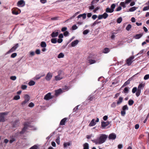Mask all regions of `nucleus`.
<instances>
[{"mask_svg": "<svg viewBox=\"0 0 149 149\" xmlns=\"http://www.w3.org/2000/svg\"><path fill=\"white\" fill-rule=\"evenodd\" d=\"M128 109V108L127 105L123 106L122 108L123 110L125 111V110H127Z\"/></svg>", "mask_w": 149, "mask_h": 149, "instance_id": "nucleus-35", "label": "nucleus"}, {"mask_svg": "<svg viewBox=\"0 0 149 149\" xmlns=\"http://www.w3.org/2000/svg\"><path fill=\"white\" fill-rule=\"evenodd\" d=\"M51 41L52 43H56L57 42V40L56 38H52L51 40Z\"/></svg>", "mask_w": 149, "mask_h": 149, "instance_id": "nucleus-39", "label": "nucleus"}, {"mask_svg": "<svg viewBox=\"0 0 149 149\" xmlns=\"http://www.w3.org/2000/svg\"><path fill=\"white\" fill-rule=\"evenodd\" d=\"M34 105L33 103L32 102L30 103L29 104V107H34Z\"/></svg>", "mask_w": 149, "mask_h": 149, "instance_id": "nucleus-55", "label": "nucleus"}, {"mask_svg": "<svg viewBox=\"0 0 149 149\" xmlns=\"http://www.w3.org/2000/svg\"><path fill=\"white\" fill-rule=\"evenodd\" d=\"M40 46L41 47L45 48L47 46V45L45 42L42 41L41 42Z\"/></svg>", "mask_w": 149, "mask_h": 149, "instance_id": "nucleus-27", "label": "nucleus"}, {"mask_svg": "<svg viewBox=\"0 0 149 149\" xmlns=\"http://www.w3.org/2000/svg\"><path fill=\"white\" fill-rule=\"evenodd\" d=\"M55 79L56 81L60 80L63 79L62 77H61L60 76H59V75H57V76H55Z\"/></svg>", "mask_w": 149, "mask_h": 149, "instance_id": "nucleus-29", "label": "nucleus"}, {"mask_svg": "<svg viewBox=\"0 0 149 149\" xmlns=\"http://www.w3.org/2000/svg\"><path fill=\"white\" fill-rule=\"evenodd\" d=\"M67 118H64L62 119L61 121L60 125H64L65 124V123L66 120Z\"/></svg>", "mask_w": 149, "mask_h": 149, "instance_id": "nucleus-18", "label": "nucleus"}, {"mask_svg": "<svg viewBox=\"0 0 149 149\" xmlns=\"http://www.w3.org/2000/svg\"><path fill=\"white\" fill-rule=\"evenodd\" d=\"M36 53L37 54H39L40 53V49H37L36 50Z\"/></svg>", "mask_w": 149, "mask_h": 149, "instance_id": "nucleus-63", "label": "nucleus"}, {"mask_svg": "<svg viewBox=\"0 0 149 149\" xmlns=\"http://www.w3.org/2000/svg\"><path fill=\"white\" fill-rule=\"evenodd\" d=\"M123 100V98L122 97H120L117 102V105L120 104L122 102Z\"/></svg>", "mask_w": 149, "mask_h": 149, "instance_id": "nucleus-22", "label": "nucleus"}, {"mask_svg": "<svg viewBox=\"0 0 149 149\" xmlns=\"http://www.w3.org/2000/svg\"><path fill=\"white\" fill-rule=\"evenodd\" d=\"M141 93V91L137 90V91H136V96L138 97L139 96Z\"/></svg>", "mask_w": 149, "mask_h": 149, "instance_id": "nucleus-42", "label": "nucleus"}, {"mask_svg": "<svg viewBox=\"0 0 149 149\" xmlns=\"http://www.w3.org/2000/svg\"><path fill=\"white\" fill-rule=\"evenodd\" d=\"M93 99V97L91 95H90V96H89L87 98V100H89L90 101L92 100Z\"/></svg>", "mask_w": 149, "mask_h": 149, "instance_id": "nucleus-57", "label": "nucleus"}, {"mask_svg": "<svg viewBox=\"0 0 149 149\" xmlns=\"http://www.w3.org/2000/svg\"><path fill=\"white\" fill-rule=\"evenodd\" d=\"M116 138V134L114 133H112L110 134L108 138L109 139L114 140Z\"/></svg>", "mask_w": 149, "mask_h": 149, "instance_id": "nucleus-9", "label": "nucleus"}, {"mask_svg": "<svg viewBox=\"0 0 149 149\" xmlns=\"http://www.w3.org/2000/svg\"><path fill=\"white\" fill-rule=\"evenodd\" d=\"M137 90V88L136 87H134L132 89V93H134Z\"/></svg>", "mask_w": 149, "mask_h": 149, "instance_id": "nucleus-46", "label": "nucleus"}, {"mask_svg": "<svg viewBox=\"0 0 149 149\" xmlns=\"http://www.w3.org/2000/svg\"><path fill=\"white\" fill-rule=\"evenodd\" d=\"M129 90L128 88L127 87H125V88L124 90V92L125 93H127L128 92Z\"/></svg>", "mask_w": 149, "mask_h": 149, "instance_id": "nucleus-53", "label": "nucleus"}, {"mask_svg": "<svg viewBox=\"0 0 149 149\" xmlns=\"http://www.w3.org/2000/svg\"><path fill=\"white\" fill-rule=\"evenodd\" d=\"M9 112H2L0 113V122H4L7 120V116Z\"/></svg>", "mask_w": 149, "mask_h": 149, "instance_id": "nucleus-2", "label": "nucleus"}, {"mask_svg": "<svg viewBox=\"0 0 149 149\" xmlns=\"http://www.w3.org/2000/svg\"><path fill=\"white\" fill-rule=\"evenodd\" d=\"M58 34L59 33L58 32H53L51 34V36L52 37V38L56 37L58 36Z\"/></svg>", "mask_w": 149, "mask_h": 149, "instance_id": "nucleus-17", "label": "nucleus"}, {"mask_svg": "<svg viewBox=\"0 0 149 149\" xmlns=\"http://www.w3.org/2000/svg\"><path fill=\"white\" fill-rule=\"evenodd\" d=\"M79 42V41L78 40H76L72 42L71 43L72 47H75L78 44Z\"/></svg>", "mask_w": 149, "mask_h": 149, "instance_id": "nucleus-16", "label": "nucleus"}, {"mask_svg": "<svg viewBox=\"0 0 149 149\" xmlns=\"http://www.w3.org/2000/svg\"><path fill=\"white\" fill-rule=\"evenodd\" d=\"M31 128V126L30 125V124L29 123L25 122L24 124V127L22 129V131L20 132V134H24L27 130L29 128Z\"/></svg>", "mask_w": 149, "mask_h": 149, "instance_id": "nucleus-3", "label": "nucleus"}, {"mask_svg": "<svg viewBox=\"0 0 149 149\" xmlns=\"http://www.w3.org/2000/svg\"><path fill=\"white\" fill-rule=\"evenodd\" d=\"M18 47V44H16L15 46L13 47L11 49H10V52L14 51Z\"/></svg>", "mask_w": 149, "mask_h": 149, "instance_id": "nucleus-14", "label": "nucleus"}, {"mask_svg": "<svg viewBox=\"0 0 149 149\" xmlns=\"http://www.w3.org/2000/svg\"><path fill=\"white\" fill-rule=\"evenodd\" d=\"M35 84V82L33 81H31L29 83V85L30 86L34 85Z\"/></svg>", "mask_w": 149, "mask_h": 149, "instance_id": "nucleus-34", "label": "nucleus"}, {"mask_svg": "<svg viewBox=\"0 0 149 149\" xmlns=\"http://www.w3.org/2000/svg\"><path fill=\"white\" fill-rule=\"evenodd\" d=\"M63 40L62 39L59 38L58 39V40L57 41V42L58 43H61V42H62L63 41Z\"/></svg>", "mask_w": 149, "mask_h": 149, "instance_id": "nucleus-61", "label": "nucleus"}, {"mask_svg": "<svg viewBox=\"0 0 149 149\" xmlns=\"http://www.w3.org/2000/svg\"><path fill=\"white\" fill-rule=\"evenodd\" d=\"M80 13V12H77L76 13H75L74 15L72 16L70 18V19H72L74 17L77 15L78 14Z\"/></svg>", "mask_w": 149, "mask_h": 149, "instance_id": "nucleus-38", "label": "nucleus"}, {"mask_svg": "<svg viewBox=\"0 0 149 149\" xmlns=\"http://www.w3.org/2000/svg\"><path fill=\"white\" fill-rule=\"evenodd\" d=\"M122 20V18L121 17H119L117 20V22L118 23H120Z\"/></svg>", "mask_w": 149, "mask_h": 149, "instance_id": "nucleus-40", "label": "nucleus"}, {"mask_svg": "<svg viewBox=\"0 0 149 149\" xmlns=\"http://www.w3.org/2000/svg\"><path fill=\"white\" fill-rule=\"evenodd\" d=\"M130 80L129 79L127 80L126 81L122 86V87H124L127 86V85L130 84Z\"/></svg>", "mask_w": 149, "mask_h": 149, "instance_id": "nucleus-31", "label": "nucleus"}, {"mask_svg": "<svg viewBox=\"0 0 149 149\" xmlns=\"http://www.w3.org/2000/svg\"><path fill=\"white\" fill-rule=\"evenodd\" d=\"M108 16V15L106 13H104L102 15H99L98 17V19H101L102 18L106 19Z\"/></svg>", "mask_w": 149, "mask_h": 149, "instance_id": "nucleus-5", "label": "nucleus"}, {"mask_svg": "<svg viewBox=\"0 0 149 149\" xmlns=\"http://www.w3.org/2000/svg\"><path fill=\"white\" fill-rule=\"evenodd\" d=\"M143 35L142 33L137 34L134 36V38L136 39H139Z\"/></svg>", "mask_w": 149, "mask_h": 149, "instance_id": "nucleus-21", "label": "nucleus"}, {"mask_svg": "<svg viewBox=\"0 0 149 149\" xmlns=\"http://www.w3.org/2000/svg\"><path fill=\"white\" fill-rule=\"evenodd\" d=\"M126 4L124 2H122L120 3V5L122 6L123 8H125L126 7Z\"/></svg>", "mask_w": 149, "mask_h": 149, "instance_id": "nucleus-33", "label": "nucleus"}, {"mask_svg": "<svg viewBox=\"0 0 149 149\" xmlns=\"http://www.w3.org/2000/svg\"><path fill=\"white\" fill-rule=\"evenodd\" d=\"M121 114L122 116H124L126 114L125 111L122 110L121 111Z\"/></svg>", "mask_w": 149, "mask_h": 149, "instance_id": "nucleus-59", "label": "nucleus"}, {"mask_svg": "<svg viewBox=\"0 0 149 149\" xmlns=\"http://www.w3.org/2000/svg\"><path fill=\"white\" fill-rule=\"evenodd\" d=\"M133 100H130L128 101V104L130 106L132 105L134 103Z\"/></svg>", "mask_w": 149, "mask_h": 149, "instance_id": "nucleus-36", "label": "nucleus"}, {"mask_svg": "<svg viewBox=\"0 0 149 149\" xmlns=\"http://www.w3.org/2000/svg\"><path fill=\"white\" fill-rule=\"evenodd\" d=\"M89 30L86 29L84 30L83 32V34L84 35H86L89 32Z\"/></svg>", "mask_w": 149, "mask_h": 149, "instance_id": "nucleus-45", "label": "nucleus"}, {"mask_svg": "<svg viewBox=\"0 0 149 149\" xmlns=\"http://www.w3.org/2000/svg\"><path fill=\"white\" fill-rule=\"evenodd\" d=\"M52 74L50 72H48L47 74L45 77L47 81H49L52 78Z\"/></svg>", "mask_w": 149, "mask_h": 149, "instance_id": "nucleus-8", "label": "nucleus"}, {"mask_svg": "<svg viewBox=\"0 0 149 149\" xmlns=\"http://www.w3.org/2000/svg\"><path fill=\"white\" fill-rule=\"evenodd\" d=\"M16 77L15 76H11L10 78L13 81L15 80L16 79Z\"/></svg>", "mask_w": 149, "mask_h": 149, "instance_id": "nucleus-54", "label": "nucleus"}, {"mask_svg": "<svg viewBox=\"0 0 149 149\" xmlns=\"http://www.w3.org/2000/svg\"><path fill=\"white\" fill-rule=\"evenodd\" d=\"M132 26L131 25L128 24L126 28V29L127 31H129L130 29L131 28Z\"/></svg>", "mask_w": 149, "mask_h": 149, "instance_id": "nucleus-47", "label": "nucleus"}, {"mask_svg": "<svg viewBox=\"0 0 149 149\" xmlns=\"http://www.w3.org/2000/svg\"><path fill=\"white\" fill-rule=\"evenodd\" d=\"M106 12L107 13H112L113 12L111 8H107L106 9Z\"/></svg>", "mask_w": 149, "mask_h": 149, "instance_id": "nucleus-24", "label": "nucleus"}, {"mask_svg": "<svg viewBox=\"0 0 149 149\" xmlns=\"http://www.w3.org/2000/svg\"><path fill=\"white\" fill-rule=\"evenodd\" d=\"M64 54L62 52L60 53L58 56L57 57L58 58H63L64 57Z\"/></svg>", "mask_w": 149, "mask_h": 149, "instance_id": "nucleus-25", "label": "nucleus"}, {"mask_svg": "<svg viewBox=\"0 0 149 149\" xmlns=\"http://www.w3.org/2000/svg\"><path fill=\"white\" fill-rule=\"evenodd\" d=\"M110 51L109 49L108 48H105L103 51V52L104 53H107Z\"/></svg>", "mask_w": 149, "mask_h": 149, "instance_id": "nucleus-26", "label": "nucleus"}, {"mask_svg": "<svg viewBox=\"0 0 149 149\" xmlns=\"http://www.w3.org/2000/svg\"><path fill=\"white\" fill-rule=\"evenodd\" d=\"M62 91L61 89H59L58 90H56L55 91V95H57L58 94L61 93Z\"/></svg>", "mask_w": 149, "mask_h": 149, "instance_id": "nucleus-32", "label": "nucleus"}, {"mask_svg": "<svg viewBox=\"0 0 149 149\" xmlns=\"http://www.w3.org/2000/svg\"><path fill=\"white\" fill-rule=\"evenodd\" d=\"M137 8V7H136L135 6L129 9V11L131 12H133Z\"/></svg>", "mask_w": 149, "mask_h": 149, "instance_id": "nucleus-23", "label": "nucleus"}, {"mask_svg": "<svg viewBox=\"0 0 149 149\" xmlns=\"http://www.w3.org/2000/svg\"><path fill=\"white\" fill-rule=\"evenodd\" d=\"M116 7V5L115 4L113 3L112 4L111 6V9L114 11V9Z\"/></svg>", "mask_w": 149, "mask_h": 149, "instance_id": "nucleus-44", "label": "nucleus"}, {"mask_svg": "<svg viewBox=\"0 0 149 149\" xmlns=\"http://www.w3.org/2000/svg\"><path fill=\"white\" fill-rule=\"evenodd\" d=\"M15 136H13L10 138V143H12L13 141H15Z\"/></svg>", "mask_w": 149, "mask_h": 149, "instance_id": "nucleus-30", "label": "nucleus"}, {"mask_svg": "<svg viewBox=\"0 0 149 149\" xmlns=\"http://www.w3.org/2000/svg\"><path fill=\"white\" fill-rule=\"evenodd\" d=\"M149 78V74H147L144 77V79L145 80L148 79Z\"/></svg>", "mask_w": 149, "mask_h": 149, "instance_id": "nucleus-50", "label": "nucleus"}, {"mask_svg": "<svg viewBox=\"0 0 149 149\" xmlns=\"http://www.w3.org/2000/svg\"><path fill=\"white\" fill-rule=\"evenodd\" d=\"M84 149H88L89 146L87 143H85L83 145Z\"/></svg>", "mask_w": 149, "mask_h": 149, "instance_id": "nucleus-28", "label": "nucleus"}, {"mask_svg": "<svg viewBox=\"0 0 149 149\" xmlns=\"http://www.w3.org/2000/svg\"><path fill=\"white\" fill-rule=\"evenodd\" d=\"M38 146L36 145H35L34 146L32 147L30 149H37Z\"/></svg>", "mask_w": 149, "mask_h": 149, "instance_id": "nucleus-58", "label": "nucleus"}, {"mask_svg": "<svg viewBox=\"0 0 149 149\" xmlns=\"http://www.w3.org/2000/svg\"><path fill=\"white\" fill-rule=\"evenodd\" d=\"M82 17L84 19H85L86 17V14L85 13H84L82 14H80L77 17L78 18H79L81 17Z\"/></svg>", "mask_w": 149, "mask_h": 149, "instance_id": "nucleus-19", "label": "nucleus"}, {"mask_svg": "<svg viewBox=\"0 0 149 149\" xmlns=\"http://www.w3.org/2000/svg\"><path fill=\"white\" fill-rule=\"evenodd\" d=\"M96 124V123L94 119H93L89 124V126H93L95 125Z\"/></svg>", "mask_w": 149, "mask_h": 149, "instance_id": "nucleus-20", "label": "nucleus"}, {"mask_svg": "<svg viewBox=\"0 0 149 149\" xmlns=\"http://www.w3.org/2000/svg\"><path fill=\"white\" fill-rule=\"evenodd\" d=\"M12 13L13 14L17 15L18 14V12L14 10V9L12 10Z\"/></svg>", "mask_w": 149, "mask_h": 149, "instance_id": "nucleus-49", "label": "nucleus"}, {"mask_svg": "<svg viewBox=\"0 0 149 149\" xmlns=\"http://www.w3.org/2000/svg\"><path fill=\"white\" fill-rule=\"evenodd\" d=\"M20 97L19 95H16L13 98V99L15 100H17L19 99H20Z\"/></svg>", "mask_w": 149, "mask_h": 149, "instance_id": "nucleus-41", "label": "nucleus"}, {"mask_svg": "<svg viewBox=\"0 0 149 149\" xmlns=\"http://www.w3.org/2000/svg\"><path fill=\"white\" fill-rule=\"evenodd\" d=\"M111 107H114L116 106V103L115 102H113L111 104Z\"/></svg>", "mask_w": 149, "mask_h": 149, "instance_id": "nucleus-64", "label": "nucleus"}, {"mask_svg": "<svg viewBox=\"0 0 149 149\" xmlns=\"http://www.w3.org/2000/svg\"><path fill=\"white\" fill-rule=\"evenodd\" d=\"M70 145V143L69 142L65 143L63 144V146L64 148H66L67 146Z\"/></svg>", "mask_w": 149, "mask_h": 149, "instance_id": "nucleus-37", "label": "nucleus"}, {"mask_svg": "<svg viewBox=\"0 0 149 149\" xmlns=\"http://www.w3.org/2000/svg\"><path fill=\"white\" fill-rule=\"evenodd\" d=\"M110 124L109 122H102L101 123V126L102 127L104 128Z\"/></svg>", "mask_w": 149, "mask_h": 149, "instance_id": "nucleus-13", "label": "nucleus"}, {"mask_svg": "<svg viewBox=\"0 0 149 149\" xmlns=\"http://www.w3.org/2000/svg\"><path fill=\"white\" fill-rule=\"evenodd\" d=\"M27 87V86L26 85H22L21 86V88L23 90H24Z\"/></svg>", "mask_w": 149, "mask_h": 149, "instance_id": "nucleus-56", "label": "nucleus"}, {"mask_svg": "<svg viewBox=\"0 0 149 149\" xmlns=\"http://www.w3.org/2000/svg\"><path fill=\"white\" fill-rule=\"evenodd\" d=\"M122 9V8L121 6H120L118 7L116 9V11H118Z\"/></svg>", "mask_w": 149, "mask_h": 149, "instance_id": "nucleus-62", "label": "nucleus"}, {"mask_svg": "<svg viewBox=\"0 0 149 149\" xmlns=\"http://www.w3.org/2000/svg\"><path fill=\"white\" fill-rule=\"evenodd\" d=\"M134 58V57L133 56H131L127 60L126 63L128 66L131 65L132 62V60Z\"/></svg>", "mask_w": 149, "mask_h": 149, "instance_id": "nucleus-6", "label": "nucleus"}, {"mask_svg": "<svg viewBox=\"0 0 149 149\" xmlns=\"http://www.w3.org/2000/svg\"><path fill=\"white\" fill-rule=\"evenodd\" d=\"M53 97L51 95V93H49L46 95L44 97V99L46 100H48L53 98Z\"/></svg>", "mask_w": 149, "mask_h": 149, "instance_id": "nucleus-7", "label": "nucleus"}, {"mask_svg": "<svg viewBox=\"0 0 149 149\" xmlns=\"http://www.w3.org/2000/svg\"><path fill=\"white\" fill-rule=\"evenodd\" d=\"M19 123V120H16L13 121L12 123L13 126L14 127H17Z\"/></svg>", "mask_w": 149, "mask_h": 149, "instance_id": "nucleus-11", "label": "nucleus"}, {"mask_svg": "<svg viewBox=\"0 0 149 149\" xmlns=\"http://www.w3.org/2000/svg\"><path fill=\"white\" fill-rule=\"evenodd\" d=\"M24 100L22 103V105L23 107L30 100V97L28 95H25L24 97Z\"/></svg>", "mask_w": 149, "mask_h": 149, "instance_id": "nucleus-4", "label": "nucleus"}, {"mask_svg": "<svg viewBox=\"0 0 149 149\" xmlns=\"http://www.w3.org/2000/svg\"><path fill=\"white\" fill-rule=\"evenodd\" d=\"M145 86V84L144 83H140L138 87L137 90L141 91V90L143 89L144 88V87Z\"/></svg>", "mask_w": 149, "mask_h": 149, "instance_id": "nucleus-12", "label": "nucleus"}, {"mask_svg": "<svg viewBox=\"0 0 149 149\" xmlns=\"http://www.w3.org/2000/svg\"><path fill=\"white\" fill-rule=\"evenodd\" d=\"M17 55V54L16 53H14L12 54L11 56V57L12 58H14L16 57Z\"/></svg>", "mask_w": 149, "mask_h": 149, "instance_id": "nucleus-48", "label": "nucleus"}, {"mask_svg": "<svg viewBox=\"0 0 149 149\" xmlns=\"http://www.w3.org/2000/svg\"><path fill=\"white\" fill-rule=\"evenodd\" d=\"M132 0H125V3L127 4H129Z\"/></svg>", "mask_w": 149, "mask_h": 149, "instance_id": "nucleus-60", "label": "nucleus"}, {"mask_svg": "<svg viewBox=\"0 0 149 149\" xmlns=\"http://www.w3.org/2000/svg\"><path fill=\"white\" fill-rule=\"evenodd\" d=\"M60 137L58 136L56 140V142L58 145H59L60 143Z\"/></svg>", "mask_w": 149, "mask_h": 149, "instance_id": "nucleus-43", "label": "nucleus"}, {"mask_svg": "<svg viewBox=\"0 0 149 149\" xmlns=\"http://www.w3.org/2000/svg\"><path fill=\"white\" fill-rule=\"evenodd\" d=\"M17 6L19 7H23L25 5V2L23 0H21L18 1Z\"/></svg>", "mask_w": 149, "mask_h": 149, "instance_id": "nucleus-10", "label": "nucleus"}, {"mask_svg": "<svg viewBox=\"0 0 149 149\" xmlns=\"http://www.w3.org/2000/svg\"><path fill=\"white\" fill-rule=\"evenodd\" d=\"M108 137V136L104 134H101L96 139L92 140V141L96 144H100L104 143Z\"/></svg>", "mask_w": 149, "mask_h": 149, "instance_id": "nucleus-1", "label": "nucleus"}, {"mask_svg": "<svg viewBox=\"0 0 149 149\" xmlns=\"http://www.w3.org/2000/svg\"><path fill=\"white\" fill-rule=\"evenodd\" d=\"M62 89L63 90L67 91L69 89V88L66 86H65L64 87H63Z\"/></svg>", "mask_w": 149, "mask_h": 149, "instance_id": "nucleus-51", "label": "nucleus"}, {"mask_svg": "<svg viewBox=\"0 0 149 149\" xmlns=\"http://www.w3.org/2000/svg\"><path fill=\"white\" fill-rule=\"evenodd\" d=\"M99 59H97L96 60L93 59H91L89 60V63L91 65L96 63V62H98Z\"/></svg>", "mask_w": 149, "mask_h": 149, "instance_id": "nucleus-15", "label": "nucleus"}, {"mask_svg": "<svg viewBox=\"0 0 149 149\" xmlns=\"http://www.w3.org/2000/svg\"><path fill=\"white\" fill-rule=\"evenodd\" d=\"M77 28L78 27L75 24L73 25L72 27V29L73 30H76L77 29Z\"/></svg>", "mask_w": 149, "mask_h": 149, "instance_id": "nucleus-52", "label": "nucleus"}]
</instances>
